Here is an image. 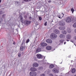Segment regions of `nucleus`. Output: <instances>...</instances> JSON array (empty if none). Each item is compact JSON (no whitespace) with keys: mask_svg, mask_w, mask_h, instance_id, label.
I'll return each mask as SVG.
<instances>
[{"mask_svg":"<svg viewBox=\"0 0 76 76\" xmlns=\"http://www.w3.org/2000/svg\"><path fill=\"white\" fill-rule=\"evenodd\" d=\"M59 67H56L55 68L53 69V73H58V72H59Z\"/></svg>","mask_w":76,"mask_h":76,"instance_id":"nucleus-1","label":"nucleus"},{"mask_svg":"<svg viewBox=\"0 0 76 76\" xmlns=\"http://www.w3.org/2000/svg\"><path fill=\"white\" fill-rule=\"evenodd\" d=\"M66 23H70L72 22V19L70 17H68L66 19Z\"/></svg>","mask_w":76,"mask_h":76,"instance_id":"nucleus-2","label":"nucleus"},{"mask_svg":"<svg viewBox=\"0 0 76 76\" xmlns=\"http://www.w3.org/2000/svg\"><path fill=\"white\" fill-rule=\"evenodd\" d=\"M30 76H37V72H31L30 73Z\"/></svg>","mask_w":76,"mask_h":76,"instance_id":"nucleus-3","label":"nucleus"},{"mask_svg":"<svg viewBox=\"0 0 76 76\" xmlns=\"http://www.w3.org/2000/svg\"><path fill=\"white\" fill-rule=\"evenodd\" d=\"M59 24L60 25H61V26H64L65 25V22L63 21H61L59 22Z\"/></svg>","mask_w":76,"mask_h":76,"instance_id":"nucleus-4","label":"nucleus"},{"mask_svg":"<svg viewBox=\"0 0 76 76\" xmlns=\"http://www.w3.org/2000/svg\"><path fill=\"white\" fill-rule=\"evenodd\" d=\"M31 22V21H29L27 20H26L24 21V23L27 25H29Z\"/></svg>","mask_w":76,"mask_h":76,"instance_id":"nucleus-5","label":"nucleus"},{"mask_svg":"<svg viewBox=\"0 0 76 76\" xmlns=\"http://www.w3.org/2000/svg\"><path fill=\"white\" fill-rule=\"evenodd\" d=\"M51 37L53 38H57V35L54 33H52L51 34Z\"/></svg>","mask_w":76,"mask_h":76,"instance_id":"nucleus-6","label":"nucleus"},{"mask_svg":"<svg viewBox=\"0 0 76 76\" xmlns=\"http://www.w3.org/2000/svg\"><path fill=\"white\" fill-rule=\"evenodd\" d=\"M46 41L47 43H49V44H51L53 42V41L50 39H47Z\"/></svg>","mask_w":76,"mask_h":76,"instance_id":"nucleus-7","label":"nucleus"},{"mask_svg":"<svg viewBox=\"0 0 76 76\" xmlns=\"http://www.w3.org/2000/svg\"><path fill=\"white\" fill-rule=\"evenodd\" d=\"M57 16L58 18L60 19H61V18H62L63 16H64V14H63V13H61V14L58 15Z\"/></svg>","mask_w":76,"mask_h":76,"instance_id":"nucleus-8","label":"nucleus"},{"mask_svg":"<svg viewBox=\"0 0 76 76\" xmlns=\"http://www.w3.org/2000/svg\"><path fill=\"white\" fill-rule=\"evenodd\" d=\"M47 44L44 42L41 43L40 44V45H41L42 47H45V46H47Z\"/></svg>","mask_w":76,"mask_h":76,"instance_id":"nucleus-9","label":"nucleus"},{"mask_svg":"<svg viewBox=\"0 0 76 76\" xmlns=\"http://www.w3.org/2000/svg\"><path fill=\"white\" fill-rule=\"evenodd\" d=\"M37 58H39V59H40V58H42V55L40 54H38L37 55Z\"/></svg>","mask_w":76,"mask_h":76,"instance_id":"nucleus-10","label":"nucleus"},{"mask_svg":"<svg viewBox=\"0 0 76 76\" xmlns=\"http://www.w3.org/2000/svg\"><path fill=\"white\" fill-rule=\"evenodd\" d=\"M33 66L35 67H38V64L37 63H34L33 64Z\"/></svg>","mask_w":76,"mask_h":76,"instance_id":"nucleus-11","label":"nucleus"},{"mask_svg":"<svg viewBox=\"0 0 76 76\" xmlns=\"http://www.w3.org/2000/svg\"><path fill=\"white\" fill-rule=\"evenodd\" d=\"M66 37L65 35H64V34H61L60 35L59 37L60 38H61V39H63V38H64Z\"/></svg>","mask_w":76,"mask_h":76,"instance_id":"nucleus-12","label":"nucleus"},{"mask_svg":"<svg viewBox=\"0 0 76 76\" xmlns=\"http://www.w3.org/2000/svg\"><path fill=\"white\" fill-rule=\"evenodd\" d=\"M20 20L21 21V22L22 23H23V18L22 16L21 15L20 16Z\"/></svg>","mask_w":76,"mask_h":76,"instance_id":"nucleus-13","label":"nucleus"},{"mask_svg":"<svg viewBox=\"0 0 76 76\" xmlns=\"http://www.w3.org/2000/svg\"><path fill=\"white\" fill-rule=\"evenodd\" d=\"M30 70H31V71H37V69L35 68L32 67L30 69Z\"/></svg>","mask_w":76,"mask_h":76,"instance_id":"nucleus-14","label":"nucleus"},{"mask_svg":"<svg viewBox=\"0 0 76 76\" xmlns=\"http://www.w3.org/2000/svg\"><path fill=\"white\" fill-rule=\"evenodd\" d=\"M46 49L48 50H50L51 49V47L50 46H48L46 47Z\"/></svg>","mask_w":76,"mask_h":76,"instance_id":"nucleus-15","label":"nucleus"},{"mask_svg":"<svg viewBox=\"0 0 76 76\" xmlns=\"http://www.w3.org/2000/svg\"><path fill=\"white\" fill-rule=\"evenodd\" d=\"M54 32L55 34H59L60 33V32L57 29H55L54 31Z\"/></svg>","mask_w":76,"mask_h":76,"instance_id":"nucleus-16","label":"nucleus"},{"mask_svg":"<svg viewBox=\"0 0 76 76\" xmlns=\"http://www.w3.org/2000/svg\"><path fill=\"white\" fill-rule=\"evenodd\" d=\"M59 29L60 30H61V31H62V30H64V29H65V27H64V26L60 27L59 28Z\"/></svg>","mask_w":76,"mask_h":76,"instance_id":"nucleus-17","label":"nucleus"},{"mask_svg":"<svg viewBox=\"0 0 76 76\" xmlns=\"http://www.w3.org/2000/svg\"><path fill=\"white\" fill-rule=\"evenodd\" d=\"M41 51V48H38L36 50V53H39V52H40Z\"/></svg>","mask_w":76,"mask_h":76,"instance_id":"nucleus-18","label":"nucleus"},{"mask_svg":"<svg viewBox=\"0 0 76 76\" xmlns=\"http://www.w3.org/2000/svg\"><path fill=\"white\" fill-rule=\"evenodd\" d=\"M66 37L67 39H70L71 38V35L70 34H68L66 35Z\"/></svg>","mask_w":76,"mask_h":76,"instance_id":"nucleus-19","label":"nucleus"},{"mask_svg":"<svg viewBox=\"0 0 76 76\" xmlns=\"http://www.w3.org/2000/svg\"><path fill=\"white\" fill-rule=\"evenodd\" d=\"M53 67H54V66L53 64H50L49 66V67L50 69H52V68H53Z\"/></svg>","mask_w":76,"mask_h":76,"instance_id":"nucleus-20","label":"nucleus"},{"mask_svg":"<svg viewBox=\"0 0 76 76\" xmlns=\"http://www.w3.org/2000/svg\"><path fill=\"white\" fill-rule=\"evenodd\" d=\"M61 33L63 34H67V31L65 30H63L61 31Z\"/></svg>","mask_w":76,"mask_h":76,"instance_id":"nucleus-21","label":"nucleus"},{"mask_svg":"<svg viewBox=\"0 0 76 76\" xmlns=\"http://www.w3.org/2000/svg\"><path fill=\"white\" fill-rule=\"evenodd\" d=\"M76 72V69L75 68H73L72 69V73H74Z\"/></svg>","mask_w":76,"mask_h":76,"instance_id":"nucleus-22","label":"nucleus"},{"mask_svg":"<svg viewBox=\"0 0 76 76\" xmlns=\"http://www.w3.org/2000/svg\"><path fill=\"white\" fill-rule=\"evenodd\" d=\"M63 42H64V40H63V39H61L59 41V42L60 43V44H63Z\"/></svg>","mask_w":76,"mask_h":76,"instance_id":"nucleus-23","label":"nucleus"},{"mask_svg":"<svg viewBox=\"0 0 76 76\" xmlns=\"http://www.w3.org/2000/svg\"><path fill=\"white\" fill-rule=\"evenodd\" d=\"M67 32L68 33H70L71 32V30L70 29H67Z\"/></svg>","mask_w":76,"mask_h":76,"instance_id":"nucleus-24","label":"nucleus"},{"mask_svg":"<svg viewBox=\"0 0 76 76\" xmlns=\"http://www.w3.org/2000/svg\"><path fill=\"white\" fill-rule=\"evenodd\" d=\"M24 49V47L23 46H21L20 48L21 51H23Z\"/></svg>","mask_w":76,"mask_h":76,"instance_id":"nucleus-25","label":"nucleus"},{"mask_svg":"<svg viewBox=\"0 0 76 76\" xmlns=\"http://www.w3.org/2000/svg\"><path fill=\"white\" fill-rule=\"evenodd\" d=\"M71 11L72 12V13H73V12L75 11V10L73 9V8H72L71 10Z\"/></svg>","mask_w":76,"mask_h":76,"instance_id":"nucleus-26","label":"nucleus"},{"mask_svg":"<svg viewBox=\"0 0 76 76\" xmlns=\"http://www.w3.org/2000/svg\"><path fill=\"white\" fill-rule=\"evenodd\" d=\"M73 26L74 28H76V22L73 24Z\"/></svg>","mask_w":76,"mask_h":76,"instance_id":"nucleus-27","label":"nucleus"},{"mask_svg":"<svg viewBox=\"0 0 76 76\" xmlns=\"http://www.w3.org/2000/svg\"><path fill=\"white\" fill-rule=\"evenodd\" d=\"M23 17L25 18V19H27V18H28V17H27V15H24L23 16Z\"/></svg>","mask_w":76,"mask_h":76,"instance_id":"nucleus-28","label":"nucleus"},{"mask_svg":"<svg viewBox=\"0 0 76 76\" xmlns=\"http://www.w3.org/2000/svg\"><path fill=\"white\" fill-rule=\"evenodd\" d=\"M4 13V12H3V11H0V15H2Z\"/></svg>","mask_w":76,"mask_h":76,"instance_id":"nucleus-29","label":"nucleus"},{"mask_svg":"<svg viewBox=\"0 0 76 76\" xmlns=\"http://www.w3.org/2000/svg\"><path fill=\"white\" fill-rule=\"evenodd\" d=\"M29 39H28L26 41V43L27 44V43H28L29 42Z\"/></svg>","mask_w":76,"mask_h":76,"instance_id":"nucleus-30","label":"nucleus"},{"mask_svg":"<svg viewBox=\"0 0 76 76\" xmlns=\"http://www.w3.org/2000/svg\"><path fill=\"white\" fill-rule=\"evenodd\" d=\"M6 16V14H4L2 16V18H4Z\"/></svg>","mask_w":76,"mask_h":76,"instance_id":"nucleus-31","label":"nucleus"},{"mask_svg":"<svg viewBox=\"0 0 76 76\" xmlns=\"http://www.w3.org/2000/svg\"><path fill=\"white\" fill-rule=\"evenodd\" d=\"M18 56L19 57H20V56H21V54H20V53H18Z\"/></svg>","mask_w":76,"mask_h":76,"instance_id":"nucleus-32","label":"nucleus"},{"mask_svg":"<svg viewBox=\"0 0 76 76\" xmlns=\"http://www.w3.org/2000/svg\"><path fill=\"white\" fill-rule=\"evenodd\" d=\"M39 20H42V18H41V17H39Z\"/></svg>","mask_w":76,"mask_h":76,"instance_id":"nucleus-33","label":"nucleus"},{"mask_svg":"<svg viewBox=\"0 0 76 76\" xmlns=\"http://www.w3.org/2000/svg\"><path fill=\"white\" fill-rule=\"evenodd\" d=\"M48 72V73H50V70L48 69L47 71Z\"/></svg>","mask_w":76,"mask_h":76,"instance_id":"nucleus-34","label":"nucleus"},{"mask_svg":"<svg viewBox=\"0 0 76 76\" xmlns=\"http://www.w3.org/2000/svg\"><path fill=\"white\" fill-rule=\"evenodd\" d=\"M23 1H25V2H28V1H29L28 0H23Z\"/></svg>","mask_w":76,"mask_h":76,"instance_id":"nucleus-35","label":"nucleus"},{"mask_svg":"<svg viewBox=\"0 0 76 76\" xmlns=\"http://www.w3.org/2000/svg\"><path fill=\"white\" fill-rule=\"evenodd\" d=\"M47 22H46L45 23V26H47Z\"/></svg>","mask_w":76,"mask_h":76,"instance_id":"nucleus-36","label":"nucleus"},{"mask_svg":"<svg viewBox=\"0 0 76 76\" xmlns=\"http://www.w3.org/2000/svg\"><path fill=\"white\" fill-rule=\"evenodd\" d=\"M0 25L1 24V21H2V20H2V19H1V18H0Z\"/></svg>","mask_w":76,"mask_h":76,"instance_id":"nucleus-37","label":"nucleus"},{"mask_svg":"<svg viewBox=\"0 0 76 76\" xmlns=\"http://www.w3.org/2000/svg\"><path fill=\"white\" fill-rule=\"evenodd\" d=\"M40 76H45V74H42L40 75Z\"/></svg>","mask_w":76,"mask_h":76,"instance_id":"nucleus-38","label":"nucleus"},{"mask_svg":"<svg viewBox=\"0 0 76 76\" xmlns=\"http://www.w3.org/2000/svg\"><path fill=\"white\" fill-rule=\"evenodd\" d=\"M19 3V2L18 1H16L15 4H18Z\"/></svg>","mask_w":76,"mask_h":76,"instance_id":"nucleus-39","label":"nucleus"},{"mask_svg":"<svg viewBox=\"0 0 76 76\" xmlns=\"http://www.w3.org/2000/svg\"><path fill=\"white\" fill-rule=\"evenodd\" d=\"M43 69V68L42 67H39V69H40V70L41 69Z\"/></svg>","mask_w":76,"mask_h":76,"instance_id":"nucleus-40","label":"nucleus"},{"mask_svg":"<svg viewBox=\"0 0 76 76\" xmlns=\"http://www.w3.org/2000/svg\"><path fill=\"white\" fill-rule=\"evenodd\" d=\"M49 76H53V75L51 74H50Z\"/></svg>","mask_w":76,"mask_h":76,"instance_id":"nucleus-41","label":"nucleus"},{"mask_svg":"<svg viewBox=\"0 0 76 76\" xmlns=\"http://www.w3.org/2000/svg\"><path fill=\"white\" fill-rule=\"evenodd\" d=\"M16 44V43L15 42H13V44H14V45H15Z\"/></svg>","mask_w":76,"mask_h":76,"instance_id":"nucleus-42","label":"nucleus"},{"mask_svg":"<svg viewBox=\"0 0 76 76\" xmlns=\"http://www.w3.org/2000/svg\"><path fill=\"white\" fill-rule=\"evenodd\" d=\"M32 19V18H31V17H29V19Z\"/></svg>","mask_w":76,"mask_h":76,"instance_id":"nucleus-43","label":"nucleus"},{"mask_svg":"<svg viewBox=\"0 0 76 76\" xmlns=\"http://www.w3.org/2000/svg\"><path fill=\"white\" fill-rule=\"evenodd\" d=\"M74 39H75L76 40V36H75L74 37Z\"/></svg>","mask_w":76,"mask_h":76,"instance_id":"nucleus-44","label":"nucleus"},{"mask_svg":"<svg viewBox=\"0 0 76 76\" xmlns=\"http://www.w3.org/2000/svg\"><path fill=\"white\" fill-rule=\"evenodd\" d=\"M49 3H51V0H50L48 1Z\"/></svg>","mask_w":76,"mask_h":76,"instance_id":"nucleus-45","label":"nucleus"},{"mask_svg":"<svg viewBox=\"0 0 76 76\" xmlns=\"http://www.w3.org/2000/svg\"><path fill=\"white\" fill-rule=\"evenodd\" d=\"M71 42H72L73 43V42H74L73 41V40H71Z\"/></svg>","mask_w":76,"mask_h":76,"instance_id":"nucleus-46","label":"nucleus"},{"mask_svg":"<svg viewBox=\"0 0 76 76\" xmlns=\"http://www.w3.org/2000/svg\"><path fill=\"white\" fill-rule=\"evenodd\" d=\"M75 32L76 33V29H75Z\"/></svg>","mask_w":76,"mask_h":76,"instance_id":"nucleus-47","label":"nucleus"},{"mask_svg":"<svg viewBox=\"0 0 76 76\" xmlns=\"http://www.w3.org/2000/svg\"><path fill=\"white\" fill-rule=\"evenodd\" d=\"M66 41H69V40L67 39H66Z\"/></svg>","mask_w":76,"mask_h":76,"instance_id":"nucleus-48","label":"nucleus"},{"mask_svg":"<svg viewBox=\"0 0 76 76\" xmlns=\"http://www.w3.org/2000/svg\"><path fill=\"white\" fill-rule=\"evenodd\" d=\"M64 44H66V42H64Z\"/></svg>","mask_w":76,"mask_h":76,"instance_id":"nucleus-49","label":"nucleus"},{"mask_svg":"<svg viewBox=\"0 0 76 76\" xmlns=\"http://www.w3.org/2000/svg\"><path fill=\"white\" fill-rule=\"evenodd\" d=\"M1 0H0V3H1Z\"/></svg>","mask_w":76,"mask_h":76,"instance_id":"nucleus-50","label":"nucleus"},{"mask_svg":"<svg viewBox=\"0 0 76 76\" xmlns=\"http://www.w3.org/2000/svg\"><path fill=\"white\" fill-rule=\"evenodd\" d=\"M24 3V1H23V2H22V3Z\"/></svg>","mask_w":76,"mask_h":76,"instance_id":"nucleus-51","label":"nucleus"},{"mask_svg":"<svg viewBox=\"0 0 76 76\" xmlns=\"http://www.w3.org/2000/svg\"><path fill=\"white\" fill-rule=\"evenodd\" d=\"M23 14H25V13H23Z\"/></svg>","mask_w":76,"mask_h":76,"instance_id":"nucleus-52","label":"nucleus"},{"mask_svg":"<svg viewBox=\"0 0 76 76\" xmlns=\"http://www.w3.org/2000/svg\"><path fill=\"white\" fill-rule=\"evenodd\" d=\"M45 57H44V59H45Z\"/></svg>","mask_w":76,"mask_h":76,"instance_id":"nucleus-53","label":"nucleus"},{"mask_svg":"<svg viewBox=\"0 0 76 76\" xmlns=\"http://www.w3.org/2000/svg\"><path fill=\"white\" fill-rule=\"evenodd\" d=\"M31 0H29V1H31Z\"/></svg>","mask_w":76,"mask_h":76,"instance_id":"nucleus-54","label":"nucleus"},{"mask_svg":"<svg viewBox=\"0 0 76 76\" xmlns=\"http://www.w3.org/2000/svg\"><path fill=\"white\" fill-rule=\"evenodd\" d=\"M74 45H75L76 46V45H75V44H74Z\"/></svg>","mask_w":76,"mask_h":76,"instance_id":"nucleus-55","label":"nucleus"},{"mask_svg":"<svg viewBox=\"0 0 76 76\" xmlns=\"http://www.w3.org/2000/svg\"><path fill=\"white\" fill-rule=\"evenodd\" d=\"M61 63H62V62H61Z\"/></svg>","mask_w":76,"mask_h":76,"instance_id":"nucleus-56","label":"nucleus"},{"mask_svg":"<svg viewBox=\"0 0 76 76\" xmlns=\"http://www.w3.org/2000/svg\"><path fill=\"white\" fill-rule=\"evenodd\" d=\"M74 76H76V75H75Z\"/></svg>","mask_w":76,"mask_h":76,"instance_id":"nucleus-57","label":"nucleus"}]
</instances>
